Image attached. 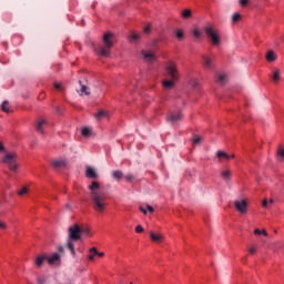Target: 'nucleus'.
<instances>
[{
  "instance_id": "nucleus-43",
  "label": "nucleus",
  "mask_w": 284,
  "mask_h": 284,
  "mask_svg": "<svg viewBox=\"0 0 284 284\" xmlns=\"http://www.w3.org/2000/svg\"><path fill=\"white\" fill-rule=\"evenodd\" d=\"M135 232H136V234H141V232H143V226L138 225V226L135 227Z\"/></svg>"
},
{
  "instance_id": "nucleus-14",
  "label": "nucleus",
  "mask_w": 284,
  "mask_h": 284,
  "mask_svg": "<svg viewBox=\"0 0 284 284\" xmlns=\"http://www.w3.org/2000/svg\"><path fill=\"white\" fill-rule=\"evenodd\" d=\"M265 59L268 63H274L278 57L276 55V52L274 50H268L265 54Z\"/></svg>"
},
{
  "instance_id": "nucleus-41",
  "label": "nucleus",
  "mask_w": 284,
  "mask_h": 284,
  "mask_svg": "<svg viewBox=\"0 0 284 284\" xmlns=\"http://www.w3.org/2000/svg\"><path fill=\"white\" fill-rule=\"evenodd\" d=\"M19 196H23V194H28V187L23 186L19 192Z\"/></svg>"
},
{
  "instance_id": "nucleus-8",
  "label": "nucleus",
  "mask_w": 284,
  "mask_h": 284,
  "mask_svg": "<svg viewBox=\"0 0 284 284\" xmlns=\"http://www.w3.org/2000/svg\"><path fill=\"white\" fill-rule=\"evenodd\" d=\"M142 59L146 63H154V61H156V54L152 51L142 50Z\"/></svg>"
},
{
  "instance_id": "nucleus-15",
  "label": "nucleus",
  "mask_w": 284,
  "mask_h": 284,
  "mask_svg": "<svg viewBox=\"0 0 284 284\" xmlns=\"http://www.w3.org/2000/svg\"><path fill=\"white\" fill-rule=\"evenodd\" d=\"M216 159H219L220 163H224V161H230V155L225 151H217Z\"/></svg>"
},
{
  "instance_id": "nucleus-7",
  "label": "nucleus",
  "mask_w": 284,
  "mask_h": 284,
  "mask_svg": "<svg viewBox=\"0 0 284 284\" xmlns=\"http://www.w3.org/2000/svg\"><path fill=\"white\" fill-rule=\"evenodd\" d=\"M234 207L240 214H247V201L237 200L234 202Z\"/></svg>"
},
{
  "instance_id": "nucleus-27",
  "label": "nucleus",
  "mask_w": 284,
  "mask_h": 284,
  "mask_svg": "<svg viewBox=\"0 0 284 284\" xmlns=\"http://www.w3.org/2000/svg\"><path fill=\"white\" fill-rule=\"evenodd\" d=\"M44 261H47V256H41V255L38 256V257L36 258V265H37V267H42Z\"/></svg>"
},
{
  "instance_id": "nucleus-46",
  "label": "nucleus",
  "mask_w": 284,
  "mask_h": 284,
  "mask_svg": "<svg viewBox=\"0 0 284 284\" xmlns=\"http://www.w3.org/2000/svg\"><path fill=\"white\" fill-rule=\"evenodd\" d=\"M38 283L39 284H45V277H43V276L38 277Z\"/></svg>"
},
{
  "instance_id": "nucleus-2",
  "label": "nucleus",
  "mask_w": 284,
  "mask_h": 284,
  "mask_svg": "<svg viewBox=\"0 0 284 284\" xmlns=\"http://www.w3.org/2000/svg\"><path fill=\"white\" fill-rule=\"evenodd\" d=\"M69 240L67 243L68 250H70L72 256H77V252L74 251V241H81V236L85 234V229H82L79 226V224H73L72 226L69 227Z\"/></svg>"
},
{
  "instance_id": "nucleus-11",
  "label": "nucleus",
  "mask_w": 284,
  "mask_h": 284,
  "mask_svg": "<svg viewBox=\"0 0 284 284\" xmlns=\"http://www.w3.org/2000/svg\"><path fill=\"white\" fill-rule=\"evenodd\" d=\"M47 261L49 265H54V263H59L61 261V255H59V253H53L50 256H47Z\"/></svg>"
},
{
  "instance_id": "nucleus-10",
  "label": "nucleus",
  "mask_w": 284,
  "mask_h": 284,
  "mask_svg": "<svg viewBox=\"0 0 284 284\" xmlns=\"http://www.w3.org/2000/svg\"><path fill=\"white\" fill-rule=\"evenodd\" d=\"M204 33L206 34V37H209L211 43H214V27L211 26H206L204 27Z\"/></svg>"
},
{
  "instance_id": "nucleus-52",
  "label": "nucleus",
  "mask_w": 284,
  "mask_h": 284,
  "mask_svg": "<svg viewBox=\"0 0 284 284\" xmlns=\"http://www.w3.org/2000/svg\"><path fill=\"white\" fill-rule=\"evenodd\" d=\"M58 252H60L61 254H63V252H64L63 246L58 247Z\"/></svg>"
},
{
  "instance_id": "nucleus-42",
  "label": "nucleus",
  "mask_w": 284,
  "mask_h": 284,
  "mask_svg": "<svg viewBox=\"0 0 284 284\" xmlns=\"http://www.w3.org/2000/svg\"><path fill=\"white\" fill-rule=\"evenodd\" d=\"M239 3H240V6H242V8H245V6H247V3H250V0H240Z\"/></svg>"
},
{
  "instance_id": "nucleus-23",
  "label": "nucleus",
  "mask_w": 284,
  "mask_h": 284,
  "mask_svg": "<svg viewBox=\"0 0 284 284\" xmlns=\"http://www.w3.org/2000/svg\"><path fill=\"white\" fill-rule=\"evenodd\" d=\"M181 17H182V19H192V10H190V9H184V10L181 12Z\"/></svg>"
},
{
  "instance_id": "nucleus-37",
  "label": "nucleus",
  "mask_w": 284,
  "mask_h": 284,
  "mask_svg": "<svg viewBox=\"0 0 284 284\" xmlns=\"http://www.w3.org/2000/svg\"><path fill=\"white\" fill-rule=\"evenodd\" d=\"M262 207H264V210H270V200H267L266 197L262 201Z\"/></svg>"
},
{
  "instance_id": "nucleus-16",
  "label": "nucleus",
  "mask_w": 284,
  "mask_h": 284,
  "mask_svg": "<svg viewBox=\"0 0 284 284\" xmlns=\"http://www.w3.org/2000/svg\"><path fill=\"white\" fill-rule=\"evenodd\" d=\"M271 79L274 83H278L281 81V69H273Z\"/></svg>"
},
{
  "instance_id": "nucleus-22",
  "label": "nucleus",
  "mask_w": 284,
  "mask_h": 284,
  "mask_svg": "<svg viewBox=\"0 0 284 284\" xmlns=\"http://www.w3.org/2000/svg\"><path fill=\"white\" fill-rule=\"evenodd\" d=\"M81 89H80V97H83L85 94L87 97H90V89L85 87L84 84H81V81H79Z\"/></svg>"
},
{
  "instance_id": "nucleus-53",
  "label": "nucleus",
  "mask_w": 284,
  "mask_h": 284,
  "mask_svg": "<svg viewBox=\"0 0 284 284\" xmlns=\"http://www.w3.org/2000/svg\"><path fill=\"white\" fill-rule=\"evenodd\" d=\"M97 256L103 257V256H105V253H103V252L99 253L98 252Z\"/></svg>"
},
{
  "instance_id": "nucleus-49",
  "label": "nucleus",
  "mask_w": 284,
  "mask_h": 284,
  "mask_svg": "<svg viewBox=\"0 0 284 284\" xmlns=\"http://www.w3.org/2000/svg\"><path fill=\"white\" fill-rule=\"evenodd\" d=\"M268 205H270V207H272V205H274V199L268 200Z\"/></svg>"
},
{
  "instance_id": "nucleus-24",
  "label": "nucleus",
  "mask_w": 284,
  "mask_h": 284,
  "mask_svg": "<svg viewBox=\"0 0 284 284\" xmlns=\"http://www.w3.org/2000/svg\"><path fill=\"white\" fill-rule=\"evenodd\" d=\"M139 39H141V36H139V33L132 32V33L129 36V41H131V43H136V42H139Z\"/></svg>"
},
{
  "instance_id": "nucleus-4",
  "label": "nucleus",
  "mask_w": 284,
  "mask_h": 284,
  "mask_svg": "<svg viewBox=\"0 0 284 284\" xmlns=\"http://www.w3.org/2000/svg\"><path fill=\"white\" fill-rule=\"evenodd\" d=\"M166 77L171 80H163V88L165 90H172L174 88V82L178 81L180 74H179V67L174 62H169L165 65Z\"/></svg>"
},
{
  "instance_id": "nucleus-50",
  "label": "nucleus",
  "mask_w": 284,
  "mask_h": 284,
  "mask_svg": "<svg viewBox=\"0 0 284 284\" xmlns=\"http://www.w3.org/2000/svg\"><path fill=\"white\" fill-rule=\"evenodd\" d=\"M254 234H255V235H261V230L255 229V230H254Z\"/></svg>"
},
{
  "instance_id": "nucleus-3",
  "label": "nucleus",
  "mask_w": 284,
  "mask_h": 284,
  "mask_svg": "<svg viewBox=\"0 0 284 284\" xmlns=\"http://www.w3.org/2000/svg\"><path fill=\"white\" fill-rule=\"evenodd\" d=\"M103 43L99 44L95 48V53L98 57H110V51L112 50V45H114V34L112 32H106L102 38Z\"/></svg>"
},
{
  "instance_id": "nucleus-35",
  "label": "nucleus",
  "mask_w": 284,
  "mask_h": 284,
  "mask_svg": "<svg viewBox=\"0 0 284 284\" xmlns=\"http://www.w3.org/2000/svg\"><path fill=\"white\" fill-rule=\"evenodd\" d=\"M189 85H190L191 88H199V80H196V79H194V78H191V79L189 80Z\"/></svg>"
},
{
  "instance_id": "nucleus-21",
  "label": "nucleus",
  "mask_w": 284,
  "mask_h": 284,
  "mask_svg": "<svg viewBox=\"0 0 284 284\" xmlns=\"http://www.w3.org/2000/svg\"><path fill=\"white\" fill-rule=\"evenodd\" d=\"M217 83L220 85H225L227 83V75L225 73L217 75Z\"/></svg>"
},
{
  "instance_id": "nucleus-48",
  "label": "nucleus",
  "mask_w": 284,
  "mask_h": 284,
  "mask_svg": "<svg viewBox=\"0 0 284 284\" xmlns=\"http://www.w3.org/2000/svg\"><path fill=\"white\" fill-rule=\"evenodd\" d=\"M140 212H142L143 214H148V210H145L143 206H140Z\"/></svg>"
},
{
  "instance_id": "nucleus-36",
  "label": "nucleus",
  "mask_w": 284,
  "mask_h": 284,
  "mask_svg": "<svg viewBox=\"0 0 284 284\" xmlns=\"http://www.w3.org/2000/svg\"><path fill=\"white\" fill-rule=\"evenodd\" d=\"M240 21H241V13H239V12L233 13L232 22L233 23H239Z\"/></svg>"
},
{
  "instance_id": "nucleus-12",
  "label": "nucleus",
  "mask_w": 284,
  "mask_h": 284,
  "mask_svg": "<svg viewBox=\"0 0 284 284\" xmlns=\"http://www.w3.org/2000/svg\"><path fill=\"white\" fill-rule=\"evenodd\" d=\"M85 176L87 179H99V174H97V171L92 166H87Z\"/></svg>"
},
{
  "instance_id": "nucleus-30",
  "label": "nucleus",
  "mask_w": 284,
  "mask_h": 284,
  "mask_svg": "<svg viewBox=\"0 0 284 284\" xmlns=\"http://www.w3.org/2000/svg\"><path fill=\"white\" fill-rule=\"evenodd\" d=\"M191 33L194 36V39L196 40L201 39V30H199L197 27H194Z\"/></svg>"
},
{
  "instance_id": "nucleus-20",
  "label": "nucleus",
  "mask_w": 284,
  "mask_h": 284,
  "mask_svg": "<svg viewBox=\"0 0 284 284\" xmlns=\"http://www.w3.org/2000/svg\"><path fill=\"white\" fill-rule=\"evenodd\" d=\"M52 165L53 168H55V170H59L60 168H65V160H53Z\"/></svg>"
},
{
  "instance_id": "nucleus-56",
  "label": "nucleus",
  "mask_w": 284,
  "mask_h": 284,
  "mask_svg": "<svg viewBox=\"0 0 284 284\" xmlns=\"http://www.w3.org/2000/svg\"><path fill=\"white\" fill-rule=\"evenodd\" d=\"M230 159H234V154L230 155Z\"/></svg>"
},
{
  "instance_id": "nucleus-32",
  "label": "nucleus",
  "mask_w": 284,
  "mask_h": 284,
  "mask_svg": "<svg viewBox=\"0 0 284 284\" xmlns=\"http://www.w3.org/2000/svg\"><path fill=\"white\" fill-rule=\"evenodd\" d=\"M105 116H108V112L105 111H99L98 113H95V119H98V121H101V119H105Z\"/></svg>"
},
{
  "instance_id": "nucleus-44",
  "label": "nucleus",
  "mask_w": 284,
  "mask_h": 284,
  "mask_svg": "<svg viewBox=\"0 0 284 284\" xmlns=\"http://www.w3.org/2000/svg\"><path fill=\"white\" fill-rule=\"evenodd\" d=\"M54 88H55V90H63V87H61V84L59 83V82H55L54 84Z\"/></svg>"
},
{
  "instance_id": "nucleus-31",
  "label": "nucleus",
  "mask_w": 284,
  "mask_h": 284,
  "mask_svg": "<svg viewBox=\"0 0 284 284\" xmlns=\"http://www.w3.org/2000/svg\"><path fill=\"white\" fill-rule=\"evenodd\" d=\"M258 251V245L253 244L251 247H248L247 252L251 256H254V254H256V252Z\"/></svg>"
},
{
  "instance_id": "nucleus-45",
  "label": "nucleus",
  "mask_w": 284,
  "mask_h": 284,
  "mask_svg": "<svg viewBox=\"0 0 284 284\" xmlns=\"http://www.w3.org/2000/svg\"><path fill=\"white\" fill-rule=\"evenodd\" d=\"M7 227H8V224L0 221V230H7Z\"/></svg>"
},
{
  "instance_id": "nucleus-6",
  "label": "nucleus",
  "mask_w": 284,
  "mask_h": 284,
  "mask_svg": "<svg viewBox=\"0 0 284 284\" xmlns=\"http://www.w3.org/2000/svg\"><path fill=\"white\" fill-rule=\"evenodd\" d=\"M166 121L173 124L179 123V121H183V112H181V110L170 111L166 115Z\"/></svg>"
},
{
  "instance_id": "nucleus-34",
  "label": "nucleus",
  "mask_w": 284,
  "mask_h": 284,
  "mask_svg": "<svg viewBox=\"0 0 284 284\" xmlns=\"http://www.w3.org/2000/svg\"><path fill=\"white\" fill-rule=\"evenodd\" d=\"M277 159L278 161H284V149L283 146H280L277 150Z\"/></svg>"
},
{
  "instance_id": "nucleus-29",
  "label": "nucleus",
  "mask_w": 284,
  "mask_h": 284,
  "mask_svg": "<svg viewBox=\"0 0 284 284\" xmlns=\"http://www.w3.org/2000/svg\"><path fill=\"white\" fill-rule=\"evenodd\" d=\"M98 254H99V251L97 250V247H92L90 250L89 261H94V256H97Z\"/></svg>"
},
{
  "instance_id": "nucleus-17",
  "label": "nucleus",
  "mask_w": 284,
  "mask_h": 284,
  "mask_svg": "<svg viewBox=\"0 0 284 284\" xmlns=\"http://www.w3.org/2000/svg\"><path fill=\"white\" fill-rule=\"evenodd\" d=\"M174 34L178 41H183V39H185V31L183 29H175Z\"/></svg>"
},
{
  "instance_id": "nucleus-13",
  "label": "nucleus",
  "mask_w": 284,
  "mask_h": 284,
  "mask_svg": "<svg viewBox=\"0 0 284 284\" xmlns=\"http://www.w3.org/2000/svg\"><path fill=\"white\" fill-rule=\"evenodd\" d=\"M221 43H223V38L221 37V33L219 31H214V47L217 48V50H221Z\"/></svg>"
},
{
  "instance_id": "nucleus-54",
  "label": "nucleus",
  "mask_w": 284,
  "mask_h": 284,
  "mask_svg": "<svg viewBox=\"0 0 284 284\" xmlns=\"http://www.w3.org/2000/svg\"><path fill=\"white\" fill-rule=\"evenodd\" d=\"M261 234H263V236H267V231L262 230V231H261Z\"/></svg>"
},
{
  "instance_id": "nucleus-5",
  "label": "nucleus",
  "mask_w": 284,
  "mask_h": 284,
  "mask_svg": "<svg viewBox=\"0 0 284 284\" xmlns=\"http://www.w3.org/2000/svg\"><path fill=\"white\" fill-rule=\"evenodd\" d=\"M17 159H19V156L16 152L6 153L2 156L1 162L4 163V165H8L11 172H17V170H19V163L17 162Z\"/></svg>"
},
{
  "instance_id": "nucleus-19",
  "label": "nucleus",
  "mask_w": 284,
  "mask_h": 284,
  "mask_svg": "<svg viewBox=\"0 0 284 284\" xmlns=\"http://www.w3.org/2000/svg\"><path fill=\"white\" fill-rule=\"evenodd\" d=\"M220 176L223 179V181H230L232 172L230 170H222L220 172Z\"/></svg>"
},
{
  "instance_id": "nucleus-1",
  "label": "nucleus",
  "mask_w": 284,
  "mask_h": 284,
  "mask_svg": "<svg viewBox=\"0 0 284 284\" xmlns=\"http://www.w3.org/2000/svg\"><path fill=\"white\" fill-rule=\"evenodd\" d=\"M89 190L91 192L90 196L93 210L102 214V212H105V207H108V193L101 191V184L97 181L89 184Z\"/></svg>"
},
{
  "instance_id": "nucleus-9",
  "label": "nucleus",
  "mask_w": 284,
  "mask_h": 284,
  "mask_svg": "<svg viewBox=\"0 0 284 284\" xmlns=\"http://www.w3.org/2000/svg\"><path fill=\"white\" fill-rule=\"evenodd\" d=\"M48 126V121L43 119H38L36 121V130L39 134H43V130Z\"/></svg>"
},
{
  "instance_id": "nucleus-55",
  "label": "nucleus",
  "mask_w": 284,
  "mask_h": 284,
  "mask_svg": "<svg viewBox=\"0 0 284 284\" xmlns=\"http://www.w3.org/2000/svg\"><path fill=\"white\" fill-rule=\"evenodd\" d=\"M67 209L70 210V204H67Z\"/></svg>"
},
{
  "instance_id": "nucleus-39",
  "label": "nucleus",
  "mask_w": 284,
  "mask_h": 284,
  "mask_svg": "<svg viewBox=\"0 0 284 284\" xmlns=\"http://www.w3.org/2000/svg\"><path fill=\"white\" fill-rule=\"evenodd\" d=\"M124 179H126V181L129 182V183H132V181H134V175L132 174V173H129V174H126L125 176H124Z\"/></svg>"
},
{
  "instance_id": "nucleus-47",
  "label": "nucleus",
  "mask_w": 284,
  "mask_h": 284,
  "mask_svg": "<svg viewBox=\"0 0 284 284\" xmlns=\"http://www.w3.org/2000/svg\"><path fill=\"white\" fill-rule=\"evenodd\" d=\"M146 210H148V212H154V207H152L151 205H146Z\"/></svg>"
},
{
  "instance_id": "nucleus-51",
  "label": "nucleus",
  "mask_w": 284,
  "mask_h": 284,
  "mask_svg": "<svg viewBox=\"0 0 284 284\" xmlns=\"http://www.w3.org/2000/svg\"><path fill=\"white\" fill-rule=\"evenodd\" d=\"M6 150V146H3V143L0 142V152H3Z\"/></svg>"
},
{
  "instance_id": "nucleus-25",
  "label": "nucleus",
  "mask_w": 284,
  "mask_h": 284,
  "mask_svg": "<svg viewBox=\"0 0 284 284\" xmlns=\"http://www.w3.org/2000/svg\"><path fill=\"white\" fill-rule=\"evenodd\" d=\"M203 61H204V67L207 70H212V59H210L207 55H204Z\"/></svg>"
},
{
  "instance_id": "nucleus-28",
  "label": "nucleus",
  "mask_w": 284,
  "mask_h": 284,
  "mask_svg": "<svg viewBox=\"0 0 284 284\" xmlns=\"http://www.w3.org/2000/svg\"><path fill=\"white\" fill-rule=\"evenodd\" d=\"M2 112H6L7 114L10 113V103L8 101H3L1 104Z\"/></svg>"
},
{
  "instance_id": "nucleus-33",
  "label": "nucleus",
  "mask_w": 284,
  "mask_h": 284,
  "mask_svg": "<svg viewBox=\"0 0 284 284\" xmlns=\"http://www.w3.org/2000/svg\"><path fill=\"white\" fill-rule=\"evenodd\" d=\"M202 141H203V139L201 136L194 135L192 143H193V145H201Z\"/></svg>"
},
{
  "instance_id": "nucleus-40",
  "label": "nucleus",
  "mask_w": 284,
  "mask_h": 284,
  "mask_svg": "<svg viewBox=\"0 0 284 284\" xmlns=\"http://www.w3.org/2000/svg\"><path fill=\"white\" fill-rule=\"evenodd\" d=\"M150 32H152V24L144 27V34H150Z\"/></svg>"
},
{
  "instance_id": "nucleus-38",
  "label": "nucleus",
  "mask_w": 284,
  "mask_h": 284,
  "mask_svg": "<svg viewBox=\"0 0 284 284\" xmlns=\"http://www.w3.org/2000/svg\"><path fill=\"white\" fill-rule=\"evenodd\" d=\"M90 128H83L81 131L82 136H90Z\"/></svg>"
},
{
  "instance_id": "nucleus-26",
  "label": "nucleus",
  "mask_w": 284,
  "mask_h": 284,
  "mask_svg": "<svg viewBox=\"0 0 284 284\" xmlns=\"http://www.w3.org/2000/svg\"><path fill=\"white\" fill-rule=\"evenodd\" d=\"M112 178L115 179V181H120L123 179V171H113L112 172Z\"/></svg>"
},
{
  "instance_id": "nucleus-18",
  "label": "nucleus",
  "mask_w": 284,
  "mask_h": 284,
  "mask_svg": "<svg viewBox=\"0 0 284 284\" xmlns=\"http://www.w3.org/2000/svg\"><path fill=\"white\" fill-rule=\"evenodd\" d=\"M150 239L153 243H161V241H163V235L150 232Z\"/></svg>"
}]
</instances>
